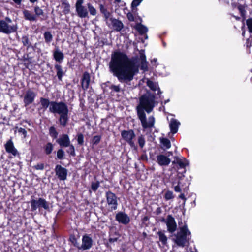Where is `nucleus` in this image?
I'll list each match as a JSON object with an SVG mask.
<instances>
[{
	"label": "nucleus",
	"instance_id": "1",
	"mask_svg": "<svg viewBox=\"0 0 252 252\" xmlns=\"http://www.w3.org/2000/svg\"><path fill=\"white\" fill-rule=\"evenodd\" d=\"M109 66L111 72L121 82L131 81L138 72V66L134 61L129 59L121 52H115L112 55Z\"/></svg>",
	"mask_w": 252,
	"mask_h": 252
},
{
	"label": "nucleus",
	"instance_id": "2",
	"mask_svg": "<svg viewBox=\"0 0 252 252\" xmlns=\"http://www.w3.org/2000/svg\"><path fill=\"white\" fill-rule=\"evenodd\" d=\"M50 111L60 115L59 121L60 124L65 126L68 122V109L66 105L63 102H51L49 107Z\"/></svg>",
	"mask_w": 252,
	"mask_h": 252
},
{
	"label": "nucleus",
	"instance_id": "3",
	"mask_svg": "<svg viewBox=\"0 0 252 252\" xmlns=\"http://www.w3.org/2000/svg\"><path fill=\"white\" fill-rule=\"evenodd\" d=\"M155 106V96L147 92L139 98V104L136 107L137 112H145L149 113Z\"/></svg>",
	"mask_w": 252,
	"mask_h": 252
},
{
	"label": "nucleus",
	"instance_id": "4",
	"mask_svg": "<svg viewBox=\"0 0 252 252\" xmlns=\"http://www.w3.org/2000/svg\"><path fill=\"white\" fill-rule=\"evenodd\" d=\"M83 3L84 0H77L75 4L76 11L79 17L82 18L88 17V11L91 15H96V10L92 4L88 3L86 7L83 5Z\"/></svg>",
	"mask_w": 252,
	"mask_h": 252
},
{
	"label": "nucleus",
	"instance_id": "5",
	"mask_svg": "<svg viewBox=\"0 0 252 252\" xmlns=\"http://www.w3.org/2000/svg\"><path fill=\"white\" fill-rule=\"evenodd\" d=\"M137 116L141 121V125L143 128H150L154 126L155 120L153 116H150L148 119L146 118L145 112H137Z\"/></svg>",
	"mask_w": 252,
	"mask_h": 252
},
{
	"label": "nucleus",
	"instance_id": "6",
	"mask_svg": "<svg viewBox=\"0 0 252 252\" xmlns=\"http://www.w3.org/2000/svg\"><path fill=\"white\" fill-rule=\"evenodd\" d=\"M0 26L2 29V32L6 34L15 32L17 30L16 24L11 25L4 20H0Z\"/></svg>",
	"mask_w": 252,
	"mask_h": 252
},
{
	"label": "nucleus",
	"instance_id": "7",
	"mask_svg": "<svg viewBox=\"0 0 252 252\" xmlns=\"http://www.w3.org/2000/svg\"><path fill=\"white\" fill-rule=\"evenodd\" d=\"M121 135L123 138L131 147H135L134 142L133 139L135 138V135L133 130H124L122 131Z\"/></svg>",
	"mask_w": 252,
	"mask_h": 252
},
{
	"label": "nucleus",
	"instance_id": "8",
	"mask_svg": "<svg viewBox=\"0 0 252 252\" xmlns=\"http://www.w3.org/2000/svg\"><path fill=\"white\" fill-rule=\"evenodd\" d=\"M31 207L33 211L37 209V208L42 207L45 209L49 208L48 204L46 200L42 198H39L38 200L32 199L31 201Z\"/></svg>",
	"mask_w": 252,
	"mask_h": 252
},
{
	"label": "nucleus",
	"instance_id": "9",
	"mask_svg": "<svg viewBox=\"0 0 252 252\" xmlns=\"http://www.w3.org/2000/svg\"><path fill=\"white\" fill-rule=\"evenodd\" d=\"M107 202L112 210H116L117 207V197L115 194L109 191L106 193Z\"/></svg>",
	"mask_w": 252,
	"mask_h": 252
},
{
	"label": "nucleus",
	"instance_id": "10",
	"mask_svg": "<svg viewBox=\"0 0 252 252\" xmlns=\"http://www.w3.org/2000/svg\"><path fill=\"white\" fill-rule=\"evenodd\" d=\"M166 224L167 229L170 232H173L176 230L177 224L174 218L171 215H168L166 218Z\"/></svg>",
	"mask_w": 252,
	"mask_h": 252
},
{
	"label": "nucleus",
	"instance_id": "11",
	"mask_svg": "<svg viewBox=\"0 0 252 252\" xmlns=\"http://www.w3.org/2000/svg\"><path fill=\"white\" fill-rule=\"evenodd\" d=\"M173 241L178 247L182 248L188 247L189 245V237H174Z\"/></svg>",
	"mask_w": 252,
	"mask_h": 252
},
{
	"label": "nucleus",
	"instance_id": "12",
	"mask_svg": "<svg viewBox=\"0 0 252 252\" xmlns=\"http://www.w3.org/2000/svg\"><path fill=\"white\" fill-rule=\"evenodd\" d=\"M55 172L58 178L61 180H64L66 179L67 170L60 165L56 166Z\"/></svg>",
	"mask_w": 252,
	"mask_h": 252
},
{
	"label": "nucleus",
	"instance_id": "13",
	"mask_svg": "<svg viewBox=\"0 0 252 252\" xmlns=\"http://www.w3.org/2000/svg\"><path fill=\"white\" fill-rule=\"evenodd\" d=\"M35 97V94L31 90L27 91L24 98L25 105H28L33 102Z\"/></svg>",
	"mask_w": 252,
	"mask_h": 252
},
{
	"label": "nucleus",
	"instance_id": "14",
	"mask_svg": "<svg viewBox=\"0 0 252 252\" xmlns=\"http://www.w3.org/2000/svg\"><path fill=\"white\" fill-rule=\"evenodd\" d=\"M116 219L119 222L127 224L130 221L129 217L123 212H119L116 216Z\"/></svg>",
	"mask_w": 252,
	"mask_h": 252
},
{
	"label": "nucleus",
	"instance_id": "15",
	"mask_svg": "<svg viewBox=\"0 0 252 252\" xmlns=\"http://www.w3.org/2000/svg\"><path fill=\"white\" fill-rule=\"evenodd\" d=\"M57 143L61 147H67L69 146L70 141L68 136L67 134H63L57 140Z\"/></svg>",
	"mask_w": 252,
	"mask_h": 252
},
{
	"label": "nucleus",
	"instance_id": "16",
	"mask_svg": "<svg viewBox=\"0 0 252 252\" xmlns=\"http://www.w3.org/2000/svg\"><path fill=\"white\" fill-rule=\"evenodd\" d=\"M92 237H82L81 250H86L90 249L93 245Z\"/></svg>",
	"mask_w": 252,
	"mask_h": 252
},
{
	"label": "nucleus",
	"instance_id": "17",
	"mask_svg": "<svg viewBox=\"0 0 252 252\" xmlns=\"http://www.w3.org/2000/svg\"><path fill=\"white\" fill-rule=\"evenodd\" d=\"M5 148L7 152L16 156L17 154V150L15 148L14 144L11 140H8L5 145Z\"/></svg>",
	"mask_w": 252,
	"mask_h": 252
},
{
	"label": "nucleus",
	"instance_id": "18",
	"mask_svg": "<svg viewBox=\"0 0 252 252\" xmlns=\"http://www.w3.org/2000/svg\"><path fill=\"white\" fill-rule=\"evenodd\" d=\"M157 162L161 166L168 165L170 162V159L163 155H160L157 156Z\"/></svg>",
	"mask_w": 252,
	"mask_h": 252
},
{
	"label": "nucleus",
	"instance_id": "19",
	"mask_svg": "<svg viewBox=\"0 0 252 252\" xmlns=\"http://www.w3.org/2000/svg\"><path fill=\"white\" fill-rule=\"evenodd\" d=\"M90 82V76L89 73H84L82 78V87L84 90L87 89L89 86Z\"/></svg>",
	"mask_w": 252,
	"mask_h": 252
},
{
	"label": "nucleus",
	"instance_id": "20",
	"mask_svg": "<svg viewBox=\"0 0 252 252\" xmlns=\"http://www.w3.org/2000/svg\"><path fill=\"white\" fill-rule=\"evenodd\" d=\"M139 61L141 63L140 68L141 69L146 71L147 70V62L146 60V56L143 53V51L140 52V58L139 59Z\"/></svg>",
	"mask_w": 252,
	"mask_h": 252
},
{
	"label": "nucleus",
	"instance_id": "21",
	"mask_svg": "<svg viewBox=\"0 0 252 252\" xmlns=\"http://www.w3.org/2000/svg\"><path fill=\"white\" fill-rule=\"evenodd\" d=\"M180 124V122L175 119H172L170 120L169 126L172 133H176L177 132Z\"/></svg>",
	"mask_w": 252,
	"mask_h": 252
},
{
	"label": "nucleus",
	"instance_id": "22",
	"mask_svg": "<svg viewBox=\"0 0 252 252\" xmlns=\"http://www.w3.org/2000/svg\"><path fill=\"white\" fill-rule=\"evenodd\" d=\"M178 164L181 168H185L189 164L188 161L185 158L181 159L179 158L176 157L175 160L172 162V164Z\"/></svg>",
	"mask_w": 252,
	"mask_h": 252
},
{
	"label": "nucleus",
	"instance_id": "23",
	"mask_svg": "<svg viewBox=\"0 0 252 252\" xmlns=\"http://www.w3.org/2000/svg\"><path fill=\"white\" fill-rule=\"evenodd\" d=\"M24 18L28 20L35 21H36V16L32 14L30 11L24 10L23 11Z\"/></svg>",
	"mask_w": 252,
	"mask_h": 252
},
{
	"label": "nucleus",
	"instance_id": "24",
	"mask_svg": "<svg viewBox=\"0 0 252 252\" xmlns=\"http://www.w3.org/2000/svg\"><path fill=\"white\" fill-rule=\"evenodd\" d=\"M135 28L140 34H145L148 32V28L141 23L136 24Z\"/></svg>",
	"mask_w": 252,
	"mask_h": 252
},
{
	"label": "nucleus",
	"instance_id": "25",
	"mask_svg": "<svg viewBox=\"0 0 252 252\" xmlns=\"http://www.w3.org/2000/svg\"><path fill=\"white\" fill-rule=\"evenodd\" d=\"M55 60L57 62H61L64 58L63 54L58 49H56L53 54Z\"/></svg>",
	"mask_w": 252,
	"mask_h": 252
},
{
	"label": "nucleus",
	"instance_id": "26",
	"mask_svg": "<svg viewBox=\"0 0 252 252\" xmlns=\"http://www.w3.org/2000/svg\"><path fill=\"white\" fill-rule=\"evenodd\" d=\"M112 25L115 30L117 31H120L123 28L122 22L117 19L112 20Z\"/></svg>",
	"mask_w": 252,
	"mask_h": 252
},
{
	"label": "nucleus",
	"instance_id": "27",
	"mask_svg": "<svg viewBox=\"0 0 252 252\" xmlns=\"http://www.w3.org/2000/svg\"><path fill=\"white\" fill-rule=\"evenodd\" d=\"M190 232L187 228V226L185 225L180 228V235L179 236H187L190 235Z\"/></svg>",
	"mask_w": 252,
	"mask_h": 252
},
{
	"label": "nucleus",
	"instance_id": "28",
	"mask_svg": "<svg viewBox=\"0 0 252 252\" xmlns=\"http://www.w3.org/2000/svg\"><path fill=\"white\" fill-rule=\"evenodd\" d=\"M146 84L147 86L153 91H156L159 89L157 83L150 80L149 79H147Z\"/></svg>",
	"mask_w": 252,
	"mask_h": 252
},
{
	"label": "nucleus",
	"instance_id": "29",
	"mask_svg": "<svg viewBox=\"0 0 252 252\" xmlns=\"http://www.w3.org/2000/svg\"><path fill=\"white\" fill-rule=\"evenodd\" d=\"M80 237H69V241L73 244V245L77 247L78 249L81 250V244L78 242L77 238Z\"/></svg>",
	"mask_w": 252,
	"mask_h": 252
},
{
	"label": "nucleus",
	"instance_id": "30",
	"mask_svg": "<svg viewBox=\"0 0 252 252\" xmlns=\"http://www.w3.org/2000/svg\"><path fill=\"white\" fill-rule=\"evenodd\" d=\"M141 2L139 0H133L131 3L132 12L135 13L137 12V9L136 7L140 4Z\"/></svg>",
	"mask_w": 252,
	"mask_h": 252
},
{
	"label": "nucleus",
	"instance_id": "31",
	"mask_svg": "<svg viewBox=\"0 0 252 252\" xmlns=\"http://www.w3.org/2000/svg\"><path fill=\"white\" fill-rule=\"evenodd\" d=\"M57 70V75L60 80L62 79V76L63 75V72L62 70V67L60 65H56L55 66Z\"/></svg>",
	"mask_w": 252,
	"mask_h": 252
},
{
	"label": "nucleus",
	"instance_id": "32",
	"mask_svg": "<svg viewBox=\"0 0 252 252\" xmlns=\"http://www.w3.org/2000/svg\"><path fill=\"white\" fill-rule=\"evenodd\" d=\"M161 142L163 145V148L169 149L171 146L170 141L166 138H162L161 139Z\"/></svg>",
	"mask_w": 252,
	"mask_h": 252
},
{
	"label": "nucleus",
	"instance_id": "33",
	"mask_svg": "<svg viewBox=\"0 0 252 252\" xmlns=\"http://www.w3.org/2000/svg\"><path fill=\"white\" fill-rule=\"evenodd\" d=\"M100 10L101 12L104 15L106 18H108L110 16V12L105 8V7L101 4L100 5Z\"/></svg>",
	"mask_w": 252,
	"mask_h": 252
},
{
	"label": "nucleus",
	"instance_id": "34",
	"mask_svg": "<svg viewBox=\"0 0 252 252\" xmlns=\"http://www.w3.org/2000/svg\"><path fill=\"white\" fill-rule=\"evenodd\" d=\"M62 7H63V12L66 14L69 12L70 11V5L68 3L63 2L62 4Z\"/></svg>",
	"mask_w": 252,
	"mask_h": 252
},
{
	"label": "nucleus",
	"instance_id": "35",
	"mask_svg": "<svg viewBox=\"0 0 252 252\" xmlns=\"http://www.w3.org/2000/svg\"><path fill=\"white\" fill-rule=\"evenodd\" d=\"M44 38L46 42H50L53 38L52 34L49 32H46L44 34Z\"/></svg>",
	"mask_w": 252,
	"mask_h": 252
},
{
	"label": "nucleus",
	"instance_id": "36",
	"mask_svg": "<svg viewBox=\"0 0 252 252\" xmlns=\"http://www.w3.org/2000/svg\"><path fill=\"white\" fill-rule=\"evenodd\" d=\"M40 103L43 107L45 108H47L49 106V105L50 106L51 103V102H50L48 99L43 98H41Z\"/></svg>",
	"mask_w": 252,
	"mask_h": 252
},
{
	"label": "nucleus",
	"instance_id": "37",
	"mask_svg": "<svg viewBox=\"0 0 252 252\" xmlns=\"http://www.w3.org/2000/svg\"><path fill=\"white\" fill-rule=\"evenodd\" d=\"M49 132L51 136L54 138H56L58 136V133L56 131V130L55 127H51L49 129Z\"/></svg>",
	"mask_w": 252,
	"mask_h": 252
},
{
	"label": "nucleus",
	"instance_id": "38",
	"mask_svg": "<svg viewBox=\"0 0 252 252\" xmlns=\"http://www.w3.org/2000/svg\"><path fill=\"white\" fill-rule=\"evenodd\" d=\"M34 12L35 13V15L37 16H40L44 15V12L42 9H41L38 6H35L34 7Z\"/></svg>",
	"mask_w": 252,
	"mask_h": 252
},
{
	"label": "nucleus",
	"instance_id": "39",
	"mask_svg": "<svg viewBox=\"0 0 252 252\" xmlns=\"http://www.w3.org/2000/svg\"><path fill=\"white\" fill-rule=\"evenodd\" d=\"M53 145L50 143H48L46 145V147H45V152L47 154H50L52 150H53Z\"/></svg>",
	"mask_w": 252,
	"mask_h": 252
},
{
	"label": "nucleus",
	"instance_id": "40",
	"mask_svg": "<svg viewBox=\"0 0 252 252\" xmlns=\"http://www.w3.org/2000/svg\"><path fill=\"white\" fill-rule=\"evenodd\" d=\"M159 241L161 243V245L159 243V246L164 247L167 244V237H159Z\"/></svg>",
	"mask_w": 252,
	"mask_h": 252
},
{
	"label": "nucleus",
	"instance_id": "41",
	"mask_svg": "<svg viewBox=\"0 0 252 252\" xmlns=\"http://www.w3.org/2000/svg\"><path fill=\"white\" fill-rule=\"evenodd\" d=\"M246 24L248 26L249 31L252 33V19H248L246 21Z\"/></svg>",
	"mask_w": 252,
	"mask_h": 252
},
{
	"label": "nucleus",
	"instance_id": "42",
	"mask_svg": "<svg viewBox=\"0 0 252 252\" xmlns=\"http://www.w3.org/2000/svg\"><path fill=\"white\" fill-rule=\"evenodd\" d=\"M57 156L59 159H63L64 156V151L62 149H59L57 151Z\"/></svg>",
	"mask_w": 252,
	"mask_h": 252
},
{
	"label": "nucleus",
	"instance_id": "43",
	"mask_svg": "<svg viewBox=\"0 0 252 252\" xmlns=\"http://www.w3.org/2000/svg\"><path fill=\"white\" fill-rule=\"evenodd\" d=\"M173 192L170 191H167L165 194V198L166 200H170L173 198Z\"/></svg>",
	"mask_w": 252,
	"mask_h": 252
},
{
	"label": "nucleus",
	"instance_id": "44",
	"mask_svg": "<svg viewBox=\"0 0 252 252\" xmlns=\"http://www.w3.org/2000/svg\"><path fill=\"white\" fill-rule=\"evenodd\" d=\"M68 149L67 150V152L68 153H70L71 155L74 156L75 155V150L74 146L71 145L69 144V146H68Z\"/></svg>",
	"mask_w": 252,
	"mask_h": 252
},
{
	"label": "nucleus",
	"instance_id": "45",
	"mask_svg": "<svg viewBox=\"0 0 252 252\" xmlns=\"http://www.w3.org/2000/svg\"><path fill=\"white\" fill-rule=\"evenodd\" d=\"M138 143L140 147H143L145 145V139L143 136L141 135L138 137Z\"/></svg>",
	"mask_w": 252,
	"mask_h": 252
},
{
	"label": "nucleus",
	"instance_id": "46",
	"mask_svg": "<svg viewBox=\"0 0 252 252\" xmlns=\"http://www.w3.org/2000/svg\"><path fill=\"white\" fill-rule=\"evenodd\" d=\"M99 186V183L98 182H93L91 185V189L94 191H95Z\"/></svg>",
	"mask_w": 252,
	"mask_h": 252
},
{
	"label": "nucleus",
	"instance_id": "47",
	"mask_svg": "<svg viewBox=\"0 0 252 252\" xmlns=\"http://www.w3.org/2000/svg\"><path fill=\"white\" fill-rule=\"evenodd\" d=\"M77 141L78 144L82 145L84 142V137L82 134L80 133L77 136Z\"/></svg>",
	"mask_w": 252,
	"mask_h": 252
},
{
	"label": "nucleus",
	"instance_id": "48",
	"mask_svg": "<svg viewBox=\"0 0 252 252\" xmlns=\"http://www.w3.org/2000/svg\"><path fill=\"white\" fill-rule=\"evenodd\" d=\"M100 140V137L99 136H95L94 137L93 139L92 143H93V144H97L99 142Z\"/></svg>",
	"mask_w": 252,
	"mask_h": 252
},
{
	"label": "nucleus",
	"instance_id": "49",
	"mask_svg": "<svg viewBox=\"0 0 252 252\" xmlns=\"http://www.w3.org/2000/svg\"><path fill=\"white\" fill-rule=\"evenodd\" d=\"M238 9L239 12H240L241 15L242 16H244L245 15V12H246V11L244 9V7L242 5H240L238 6Z\"/></svg>",
	"mask_w": 252,
	"mask_h": 252
},
{
	"label": "nucleus",
	"instance_id": "50",
	"mask_svg": "<svg viewBox=\"0 0 252 252\" xmlns=\"http://www.w3.org/2000/svg\"><path fill=\"white\" fill-rule=\"evenodd\" d=\"M44 165L43 163H39L35 165L33 167L36 170H43L44 169Z\"/></svg>",
	"mask_w": 252,
	"mask_h": 252
},
{
	"label": "nucleus",
	"instance_id": "51",
	"mask_svg": "<svg viewBox=\"0 0 252 252\" xmlns=\"http://www.w3.org/2000/svg\"><path fill=\"white\" fill-rule=\"evenodd\" d=\"M110 89L116 92H119L120 91V88L119 86L114 85H111L110 87Z\"/></svg>",
	"mask_w": 252,
	"mask_h": 252
},
{
	"label": "nucleus",
	"instance_id": "52",
	"mask_svg": "<svg viewBox=\"0 0 252 252\" xmlns=\"http://www.w3.org/2000/svg\"><path fill=\"white\" fill-rule=\"evenodd\" d=\"M18 132L19 133H22L24 135V138L26 137L27 131L25 129L22 128H20L18 129Z\"/></svg>",
	"mask_w": 252,
	"mask_h": 252
},
{
	"label": "nucleus",
	"instance_id": "53",
	"mask_svg": "<svg viewBox=\"0 0 252 252\" xmlns=\"http://www.w3.org/2000/svg\"><path fill=\"white\" fill-rule=\"evenodd\" d=\"M127 17L130 21H133L134 20V16L133 14L130 12L127 13Z\"/></svg>",
	"mask_w": 252,
	"mask_h": 252
},
{
	"label": "nucleus",
	"instance_id": "54",
	"mask_svg": "<svg viewBox=\"0 0 252 252\" xmlns=\"http://www.w3.org/2000/svg\"><path fill=\"white\" fill-rule=\"evenodd\" d=\"M174 190L176 192H180L181 191V188L179 185H178L177 186H176L174 187Z\"/></svg>",
	"mask_w": 252,
	"mask_h": 252
},
{
	"label": "nucleus",
	"instance_id": "55",
	"mask_svg": "<svg viewBox=\"0 0 252 252\" xmlns=\"http://www.w3.org/2000/svg\"><path fill=\"white\" fill-rule=\"evenodd\" d=\"M118 239V237H114V238L110 237V238L109 239V241L110 242H115V241H117Z\"/></svg>",
	"mask_w": 252,
	"mask_h": 252
},
{
	"label": "nucleus",
	"instance_id": "56",
	"mask_svg": "<svg viewBox=\"0 0 252 252\" xmlns=\"http://www.w3.org/2000/svg\"><path fill=\"white\" fill-rule=\"evenodd\" d=\"M8 24L12 23V20L8 17L5 18V21Z\"/></svg>",
	"mask_w": 252,
	"mask_h": 252
},
{
	"label": "nucleus",
	"instance_id": "57",
	"mask_svg": "<svg viewBox=\"0 0 252 252\" xmlns=\"http://www.w3.org/2000/svg\"><path fill=\"white\" fill-rule=\"evenodd\" d=\"M179 197L183 200H186V198L184 194H181L179 195Z\"/></svg>",
	"mask_w": 252,
	"mask_h": 252
},
{
	"label": "nucleus",
	"instance_id": "58",
	"mask_svg": "<svg viewBox=\"0 0 252 252\" xmlns=\"http://www.w3.org/2000/svg\"><path fill=\"white\" fill-rule=\"evenodd\" d=\"M166 219H165L163 218H162L160 219V221L165 222V223H166Z\"/></svg>",
	"mask_w": 252,
	"mask_h": 252
},
{
	"label": "nucleus",
	"instance_id": "59",
	"mask_svg": "<svg viewBox=\"0 0 252 252\" xmlns=\"http://www.w3.org/2000/svg\"><path fill=\"white\" fill-rule=\"evenodd\" d=\"M16 3L20 4L21 2V0H13Z\"/></svg>",
	"mask_w": 252,
	"mask_h": 252
},
{
	"label": "nucleus",
	"instance_id": "60",
	"mask_svg": "<svg viewBox=\"0 0 252 252\" xmlns=\"http://www.w3.org/2000/svg\"><path fill=\"white\" fill-rule=\"evenodd\" d=\"M157 214H159L161 212V209L160 208H158L157 209Z\"/></svg>",
	"mask_w": 252,
	"mask_h": 252
},
{
	"label": "nucleus",
	"instance_id": "61",
	"mask_svg": "<svg viewBox=\"0 0 252 252\" xmlns=\"http://www.w3.org/2000/svg\"><path fill=\"white\" fill-rule=\"evenodd\" d=\"M37 0H30V1L32 2V3H34L35 2H36Z\"/></svg>",
	"mask_w": 252,
	"mask_h": 252
},
{
	"label": "nucleus",
	"instance_id": "62",
	"mask_svg": "<svg viewBox=\"0 0 252 252\" xmlns=\"http://www.w3.org/2000/svg\"><path fill=\"white\" fill-rule=\"evenodd\" d=\"M170 155H172V153L171 152H168V153H167L168 156H170Z\"/></svg>",
	"mask_w": 252,
	"mask_h": 252
},
{
	"label": "nucleus",
	"instance_id": "63",
	"mask_svg": "<svg viewBox=\"0 0 252 252\" xmlns=\"http://www.w3.org/2000/svg\"><path fill=\"white\" fill-rule=\"evenodd\" d=\"M121 0H115V1L117 2H120Z\"/></svg>",
	"mask_w": 252,
	"mask_h": 252
},
{
	"label": "nucleus",
	"instance_id": "64",
	"mask_svg": "<svg viewBox=\"0 0 252 252\" xmlns=\"http://www.w3.org/2000/svg\"><path fill=\"white\" fill-rule=\"evenodd\" d=\"M25 43H28V39H26Z\"/></svg>",
	"mask_w": 252,
	"mask_h": 252
}]
</instances>
